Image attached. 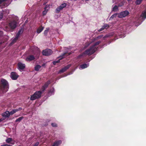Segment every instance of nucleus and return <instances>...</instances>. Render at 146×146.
Returning <instances> with one entry per match:
<instances>
[{
	"instance_id": "f257e3e1",
	"label": "nucleus",
	"mask_w": 146,
	"mask_h": 146,
	"mask_svg": "<svg viewBox=\"0 0 146 146\" xmlns=\"http://www.w3.org/2000/svg\"><path fill=\"white\" fill-rule=\"evenodd\" d=\"M100 42L99 41L96 42H92L88 44V45L91 44L90 48L86 50L82 54V55L83 56L84 54L90 55L93 54L96 50L98 47L97 46Z\"/></svg>"
},
{
	"instance_id": "2f4dec72",
	"label": "nucleus",
	"mask_w": 146,
	"mask_h": 146,
	"mask_svg": "<svg viewBox=\"0 0 146 146\" xmlns=\"http://www.w3.org/2000/svg\"><path fill=\"white\" fill-rule=\"evenodd\" d=\"M4 14L5 15H7L9 13V11L8 10H6L5 11H3Z\"/></svg>"
},
{
	"instance_id": "2eb2a0df",
	"label": "nucleus",
	"mask_w": 146,
	"mask_h": 146,
	"mask_svg": "<svg viewBox=\"0 0 146 146\" xmlns=\"http://www.w3.org/2000/svg\"><path fill=\"white\" fill-rule=\"evenodd\" d=\"M109 27V26L107 24H104L102 27L99 30V31L103 30L104 29H107Z\"/></svg>"
},
{
	"instance_id": "7ed1b4c3",
	"label": "nucleus",
	"mask_w": 146,
	"mask_h": 146,
	"mask_svg": "<svg viewBox=\"0 0 146 146\" xmlns=\"http://www.w3.org/2000/svg\"><path fill=\"white\" fill-rule=\"evenodd\" d=\"M41 92L40 91L36 92H35L31 97L30 99L31 100H34L37 99L41 97Z\"/></svg>"
},
{
	"instance_id": "b1692460",
	"label": "nucleus",
	"mask_w": 146,
	"mask_h": 146,
	"mask_svg": "<svg viewBox=\"0 0 146 146\" xmlns=\"http://www.w3.org/2000/svg\"><path fill=\"white\" fill-rule=\"evenodd\" d=\"M41 66L39 65H37L35 67V70L36 71H38L41 68Z\"/></svg>"
},
{
	"instance_id": "a878e982",
	"label": "nucleus",
	"mask_w": 146,
	"mask_h": 146,
	"mask_svg": "<svg viewBox=\"0 0 146 146\" xmlns=\"http://www.w3.org/2000/svg\"><path fill=\"white\" fill-rule=\"evenodd\" d=\"M118 10V7L116 5L115 6L112 8V10L114 11H116Z\"/></svg>"
},
{
	"instance_id": "6e6552de",
	"label": "nucleus",
	"mask_w": 146,
	"mask_h": 146,
	"mask_svg": "<svg viewBox=\"0 0 146 146\" xmlns=\"http://www.w3.org/2000/svg\"><path fill=\"white\" fill-rule=\"evenodd\" d=\"M66 6V3H63L59 7L57 8L56 10V13H58L60 11L62 10L63 8L65 7Z\"/></svg>"
},
{
	"instance_id": "0eeeda50",
	"label": "nucleus",
	"mask_w": 146,
	"mask_h": 146,
	"mask_svg": "<svg viewBox=\"0 0 146 146\" xmlns=\"http://www.w3.org/2000/svg\"><path fill=\"white\" fill-rule=\"evenodd\" d=\"M23 32V30L22 29L19 30L18 33L16 34L15 37L11 43L12 44H13L17 40L20 35Z\"/></svg>"
},
{
	"instance_id": "473e14b6",
	"label": "nucleus",
	"mask_w": 146,
	"mask_h": 146,
	"mask_svg": "<svg viewBox=\"0 0 146 146\" xmlns=\"http://www.w3.org/2000/svg\"><path fill=\"white\" fill-rule=\"evenodd\" d=\"M39 144V142H37L33 146H38Z\"/></svg>"
},
{
	"instance_id": "aec40b11",
	"label": "nucleus",
	"mask_w": 146,
	"mask_h": 146,
	"mask_svg": "<svg viewBox=\"0 0 146 146\" xmlns=\"http://www.w3.org/2000/svg\"><path fill=\"white\" fill-rule=\"evenodd\" d=\"M44 27L42 26L39 27L38 28L37 30V33H39L43 30Z\"/></svg>"
},
{
	"instance_id": "1a4fd4ad",
	"label": "nucleus",
	"mask_w": 146,
	"mask_h": 146,
	"mask_svg": "<svg viewBox=\"0 0 146 146\" xmlns=\"http://www.w3.org/2000/svg\"><path fill=\"white\" fill-rule=\"evenodd\" d=\"M11 77L13 80H16L18 78L19 76L17 73L14 72H12L11 74Z\"/></svg>"
},
{
	"instance_id": "ddd939ff",
	"label": "nucleus",
	"mask_w": 146,
	"mask_h": 146,
	"mask_svg": "<svg viewBox=\"0 0 146 146\" xmlns=\"http://www.w3.org/2000/svg\"><path fill=\"white\" fill-rule=\"evenodd\" d=\"M11 115L10 112L8 111H7L2 114V116L5 117H8Z\"/></svg>"
},
{
	"instance_id": "20e7f679",
	"label": "nucleus",
	"mask_w": 146,
	"mask_h": 146,
	"mask_svg": "<svg viewBox=\"0 0 146 146\" xmlns=\"http://www.w3.org/2000/svg\"><path fill=\"white\" fill-rule=\"evenodd\" d=\"M17 18H16L15 20H13L11 21L9 24L10 28L11 29H15L17 26Z\"/></svg>"
},
{
	"instance_id": "72a5a7b5",
	"label": "nucleus",
	"mask_w": 146,
	"mask_h": 146,
	"mask_svg": "<svg viewBox=\"0 0 146 146\" xmlns=\"http://www.w3.org/2000/svg\"><path fill=\"white\" fill-rule=\"evenodd\" d=\"M1 146H12V145L7 144H5L1 145Z\"/></svg>"
},
{
	"instance_id": "f704fd0d",
	"label": "nucleus",
	"mask_w": 146,
	"mask_h": 146,
	"mask_svg": "<svg viewBox=\"0 0 146 146\" xmlns=\"http://www.w3.org/2000/svg\"><path fill=\"white\" fill-rule=\"evenodd\" d=\"M52 125L53 127H56L57 126V124L55 123H52Z\"/></svg>"
},
{
	"instance_id": "f03ea898",
	"label": "nucleus",
	"mask_w": 146,
	"mask_h": 146,
	"mask_svg": "<svg viewBox=\"0 0 146 146\" xmlns=\"http://www.w3.org/2000/svg\"><path fill=\"white\" fill-rule=\"evenodd\" d=\"M9 88V85L7 81L5 79H1L0 86V96L7 92Z\"/></svg>"
},
{
	"instance_id": "e433bc0d",
	"label": "nucleus",
	"mask_w": 146,
	"mask_h": 146,
	"mask_svg": "<svg viewBox=\"0 0 146 146\" xmlns=\"http://www.w3.org/2000/svg\"><path fill=\"white\" fill-rule=\"evenodd\" d=\"M3 119H4L2 118L0 119V122H1V121H2Z\"/></svg>"
},
{
	"instance_id": "393cba45",
	"label": "nucleus",
	"mask_w": 146,
	"mask_h": 146,
	"mask_svg": "<svg viewBox=\"0 0 146 146\" xmlns=\"http://www.w3.org/2000/svg\"><path fill=\"white\" fill-rule=\"evenodd\" d=\"M23 117H19V118H18L17 119L16 121H15V122H20L23 119Z\"/></svg>"
},
{
	"instance_id": "6ab92c4d",
	"label": "nucleus",
	"mask_w": 146,
	"mask_h": 146,
	"mask_svg": "<svg viewBox=\"0 0 146 146\" xmlns=\"http://www.w3.org/2000/svg\"><path fill=\"white\" fill-rule=\"evenodd\" d=\"M141 18H142V19L143 18L145 19L146 18V11H145L142 12Z\"/></svg>"
},
{
	"instance_id": "a211bd4d",
	"label": "nucleus",
	"mask_w": 146,
	"mask_h": 146,
	"mask_svg": "<svg viewBox=\"0 0 146 146\" xmlns=\"http://www.w3.org/2000/svg\"><path fill=\"white\" fill-rule=\"evenodd\" d=\"M61 141L60 140H58L54 143L52 146H58L61 143Z\"/></svg>"
},
{
	"instance_id": "4be33fe9",
	"label": "nucleus",
	"mask_w": 146,
	"mask_h": 146,
	"mask_svg": "<svg viewBox=\"0 0 146 146\" xmlns=\"http://www.w3.org/2000/svg\"><path fill=\"white\" fill-rule=\"evenodd\" d=\"M63 57H62L61 56H60L59 57V59L58 60H56L53 61V64L54 65H55L57 63H58L59 62H60V60L62 59V58Z\"/></svg>"
},
{
	"instance_id": "9b49d317",
	"label": "nucleus",
	"mask_w": 146,
	"mask_h": 146,
	"mask_svg": "<svg viewBox=\"0 0 146 146\" xmlns=\"http://www.w3.org/2000/svg\"><path fill=\"white\" fill-rule=\"evenodd\" d=\"M71 66V64H69L66 66L64 68H62V69L60 70L59 72V73H61L63 72H65L66 70H67Z\"/></svg>"
},
{
	"instance_id": "c9c22d12",
	"label": "nucleus",
	"mask_w": 146,
	"mask_h": 146,
	"mask_svg": "<svg viewBox=\"0 0 146 146\" xmlns=\"http://www.w3.org/2000/svg\"><path fill=\"white\" fill-rule=\"evenodd\" d=\"M3 16V14L2 13H0V20H1V19L2 18Z\"/></svg>"
},
{
	"instance_id": "9d476101",
	"label": "nucleus",
	"mask_w": 146,
	"mask_h": 146,
	"mask_svg": "<svg viewBox=\"0 0 146 146\" xmlns=\"http://www.w3.org/2000/svg\"><path fill=\"white\" fill-rule=\"evenodd\" d=\"M18 66L19 69L20 71H22L25 68V64H23L21 62H19L18 64Z\"/></svg>"
},
{
	"instance_id": "c85d7f7f",
	"label": "nucleus",
	"mask_w": 146,
	"mask_h": 146,
	"mask_svg": "<svg viewBox=\"0 0 146 146\" xmlns=\"http://www.w3.org/2000/svg\"><path fill=\"white\" fill-rule=\"evenodd\" d=\"M118 13H115L113 14L112 16L110 17V19H111L112 18H114L115 17H116L117 16L118 17Z\"/></svg>"
},
{
	"instance_id": "f8f14e48",
	"label": "nucleus",
	"mask_w": 146,
	"mask_h": 146,
	"mask_svg": "<svg viewBox=\"0 0 146 146\" xmlns=\"http://www.w3.org/2000/svg\"><path fill=\"white\" fill-rule=\"evenodd\" d=\"M6 141L7 143H10L12 145H14L15 144V141H13L11 138H8L6 140Z\"/></svg>"
},
{
	"instance_id": "39448f33",
	"label": "nucleus",
	"mask_w": 146,
	"mask_h": 146,
	"mask_svg": "<svg viewBox=\"0 0 146 146\" xmlns=\"http://www.w3.org/2000/svg\"><path fill=\"white\" fill-rule=\"evenodd\" d=\"M129 13L128 11H125L119 13H118V17L119 18L124 17L127 16Z\"/></svg>"
},
{
	"instance_id": "423d86ee",
	"label": "nucleus",
	"mask_w": 146,
	"mask_h": 146,
	"mask_svg": "<svg viewBox=\"0 0 146 146\" xmlns=\"http://www.w3.org/2000/svg\"><path fill=\"white\" fill-rule=\"evenodd\" d=\"M42 54L45 56H48L51 54L52 53V51L51 50L47 49L43 50L42 51Z\"/></svg>"
},
{
	"instance_id": "7c9ffc66",
	"label": "nucleus",
	"mask_w": 146,
	"mask_h": 146,
	"mask_svg": "<svg viewBox=\"0 0 146 146\" xmlns=\"http://www.w3.org/2000/svg\"><path fill=\"white\" fill-rule=\"evenodd\" d=\"M39 101H36V102H35V105L37 106H39L40 104H39V105H38V103H40L39 102Z\"/></svg>"
},
{
	"instance_id": "f3484780",
	"label": "nucleus",
	"mask_w": 146,
	"mask_h": 146,
	"mask_svg": "<svg viewBox=\"0 0 146 146\" xmlns=\"http://www.w3.org/2000/svg\"><path fill=\"white\" fill-rule=\"evenodd\" d=\"M54 89L53 88H51L48 92V94L49 95H51L53 94L54 93Z\"/></svg>"
},
{
	"instance_id": "dca6fc26",
	"label": "nucleus",
	"mask_w": 146,
	"mask_h": 146,
	"mask_svg": "<svg viewBox=\"0 0 146 146\" xmlns=\"http://www.w3.org/2000/svg\"><path fill=\"white\" fill-rule=\"evenodd\" d=\"M35 58L34 56L33 55H30L28 56L26 59L27 61H31L33 60Z\"/></svg>"
},
{
	"instance_id": "412c9836",
	"label": "nucleus",
	"mask_w": 146,
	"mask_h": 146,
	"mask_svg": "<svg viewBox=\"0 0 146 146\" xmlns=\"http://www.w3.org/2000/svg\"><path fill=\"white\" fill-rule=\"evenodd\" d=\"M89 66L88 64H84L80 66V67L82 69L86 68Z\"/></svg>"
},
{
	"instance_id": "c756f323",
	"label": "nucleus",
	"mask_w": 146,
	"mask_h": 146,
	"mask_svg": "<svg viewBox=\"0 0 146 146\" xmlns=\"http://www.w3.org/2000/svg\"><path fill=\"white\" fill-rule=\"evenodd\" d=\"M143 0H136L135 3L137 5H139Z\"/></svg>"
},
{
	"instance_id": "4468645a",
	"label": "nucleus",
	"mask_w": 146,
	"mask_h": 146,
	"mask_svg": "<svg viewBox=\"0 0 146 146\" xmlns=\"http://www.w3.org/2000/svg\"><path fill=\"white\" fill-rule=\"evenodd\" d=\"M22 109V108H20L18 109L13 110L12 111L10 112V114L11 115H12L15 113L16 112L21 110Z\"/></svg>"
},
{
	"instance_id": "5701e85b",
	"label": "nucleus",
	"mask_w": 146,
	"mask_h": 146,
	"mask_svg": "<svg viewBox=\"0 0 146 146\" xmlns=\"http://www.w3.org/2000/svg\"><path fill=\"white\" fill-rule=\"evenodd\" d=\"M48 7V6L47 5H46V7L44 8V10L43 12V13H42L43 15H45L46 14V13H47L48 11V10L46 9L47 7Z\"/></svg>"
},
{
	"instance_id": "bb28decb",
	"label": "nucleus",
	"mask_w": 146,
	"mask_h": 146,
	"mask_svg": "<svg viewBox=\"0 0 146 146\" xmlns=\"http://www.w3.org/2000/svg\"><path fill=\"white\" fill-rule=\"evenodd\" d=\"M49 29V28H46V29L44 31V35H46Z\"/></svg>"
},
{
	"instance_id": "4c0bfd02",
	"label": "nucleus",
	"mask_w": 146,
	"mask_h": 146,
	"mask_svg": "<svg viewBox=\"0 0 146 146\" xmlns=\"http://www.w3.org/2000/svg\"><path fill=\"white\" fill-rule=\"evenodd\" d=\"M37 48V50H38V48Z\"/></svg>"
},
{
	"instance_id": "cd10ccee",
	"label": "nucleus",
	"mask_w": 146,
	"mask_h": 146,
	"mask_svg": "<svg viewBox=\"0 0 146 146\" xmlns=\"http://www.w3.org/2000/svg\"><path fill=\"white\" fill-rule=\"evenodd\" d=\"M50 81H47L44 85V86H43V87H44L45 88H46L48 84L50 83Z\"/></svg>"
}]
</instances>
